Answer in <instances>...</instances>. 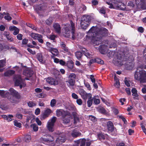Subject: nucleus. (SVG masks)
Returning a JSON list of instances; mask_svg holds the SVG:
<instances>
[{
	"label": "nucleus",
	"instance_id": "obj_40",
	"mask_svg": "<svg viewBox=\"0 0 146 146\" xmlns=\"http://www.w3.org/2000/svg\"><path fill=\"white\" fill-rule=\"evenodd\" d=\"M99 111L100 112L104 114H107L108 113L105 109L103 107L101 108H100Z\"/></svg>",
	"mask_w": 146,
	"mask_h": 146
},
{
	"label": "nucleus",
	"instance_id": "obj_16",
	"mask_svg": "<svg viewBox=\"0 0 146 146\" xmlns=\"http://www.w3.org/2000/svg\"><path fill=\"white\" fill-rule=\"evenodd\" d=\"M107 126L108 130L111 131H112L114 129V126L112 122L110 121L107 122Z\"/></svg>",
	"mask_w": 146,
	"mask_h": 146
},
{
	"label": "nucleus",
	"instance_id": "obj_33",
	"mask_svg": "<svg viewBox=\"0 0 146 146\" xmlns=\"http://www.w3.org/2000/svg\"><path fill=\"white\" fill-rule=\"evenodd\" d=\"M70 118L68 116H66L63 118V121L64 123H69L70 122Z\"/></svg>",
	"mask_w": 146,
	"mask_h": 146
},
{
	"label": "nucleus",
	"instance_id": "obj_1",
	"mask_svg": "<svg viewBox=\"0 0 146 146\" xmlns=\"http://www.w3.org/2000/svg\"><path fill=\"white\" fill-rule=\"evenodd\" d=\"M107 31L108 30L106 29H100L97 27H93L89 31L88 33H91V36L94 37L96 41L94 43L98 45L101 42L102 36H104L105 34L107 33Z\"/></svg>",
	"mask_w": 146,
	"mask_h": 146
},
{
	"label": "nucleus",
	"instance_id": "obj_39",
	"mask_svg": "<svg viewBox=\"0 0 146 146\" xmlns=\"http://www.w3.org/2000/svg\"><path fill=\"white\" fill-rule=\"evenodd\" d=\"M75 54L76 57L78 59H80L82 56V53L79 51H77L75 53Z\"/></svg>",
	"mask_w": 146,
	"mask_h": 146
},
{
	"label": "nucleus",
	"instance_id": "obj_48",
	"mask_svg": "<svg viewBox=\"0 0 146 146\" xmlns=\"http://www.w3.org/2000/svg\"><path fill=\"white\" fill-rule=\"evenodd\" d=\"M27 26L31 28L32 29L36 30V29L35 26L29 23H28L27 24Z\"/></svg>",
	"mask_w": 146,
	"mask_h": 146
},
{
	"label": "nucleus",
	"instance_id": "obj_43",
	"mask_svg": "<svg viewBox=\"0 0 146 146\" xmlns=\"http://www.w3.org/2000/svg\"><path fill=\"white\" fill-rule=\"evenodd\" d=\"M95 62L100 64H103L104 63V62L103 60L99 58L96 59Z\"/></svg>",
	"mask_w": 146,
	"mask_h": 146
},
{
	"label": "nucleus",
	"instance_id": "obj_64",
	"mask_svg": "<svg viewBox=\"0 0 146 146\" xmlns=\"http://www.w3.org/2000/svg\"><path fill=\"white\" fill-rule=\"evenodd\" d=\"M23 35L21 34H19L17 36V38L19 40H21L22 39Z\"/></svg>",
	"mask_w": 146,
	"mask_h": 146
},
{
	"label": "nucleus",
	"instance_id": "obj_59",
	"mask_svg": "<svg viewBox=\"0 0 146 146\" xmlns=\"http://www.w3.org/2000/svg\"><path fill=\"white\" fill-rule=\"evenodd\" d=\"M28 51L31 53L33 54H35V51L32 50L29 48H28L27 49Z\"/></svg>",
	"mask_w": 146,
	"mask_h": 146
},
{
	"label": "nucleus",
	"instance_id": "obj_24",
	"mask_svg": "<svg viewBox=\"0 0 146 146\" xmlns=\"http://www.w3.org/2000/svg\"><path fill=\"white\" fill-rule=\"evenodd\" d=\"M15 73V71L13 70H9L6 72L4 74V76H8L12 75L14 74Z\"/></svg>",
	"mask_w": 146,
	"mask_h": 146
},
{
	"label": "nucleus",
	"instance_id": "obj_36",
	"mask_svg": "<svg viewBox=\"0 0 146 146\" xmlns=\"http://www.w3.org/2000/svg\"><path fill=\"white\" fill-rule=\"evenodd\" d=\"M96 97V96H94L92 98V100L95 104L97 105L100 103V100L99 99L97 98Z\"/></svg>",
	"mask_w": 146,
	"mask_h": 146
},
{
	"label": "nucleus",
	"instance_id": "obj_26",
	"mask_svg": "<svg viewBox=\"0 0 146 146\" xmlns=\"http://www.w3.org/2000/svg\"><path fill=\"white\" fill-rule=\"evenodd\" d=\"M49 51L52 54L54 55H57L58 54V50L55 48H51L49 50Z\"/></svg>",
	"mask_w": 146,
	"mask_h": 146
},
{
	"label": "nucleus",
	"instance_id": "obj_3",
	"mask_svg": "<svg viewBox=\"0 0 146 146\" xmlns=\"http://www.w3.org/2000/svg\"><path fill=\"white\" fill-rule=\"evenodd\" d=\"M71 26L68 24H66L65 25L64 27L65 32L64 35V36L67 37H69L70 34V30H72L71 33H72V37L73 39H74L76 37L75 35L74 34L75 31V27L74 24L72 21H70Z\"/></svg>",
	"mask_w": 146,
	"mask_h": 146
},
{
	"label": "nucleus",
	"instance_id": "obj_49",
	"mask_svg": "<svg viewBox=\"0 0 146 146\" xmlns=\"http://www.w3.org/2000/svg\"><path fill=\"white\" fill-rule=\"evenodd\" d=\"M56 104V100L55 99L52 100L50 102V105L51 107H54Z\"/></svg>",
	"mask_w": 146,
	"mask_h": 146
},
{
	"label": "nucleus",
	"instance_id": "obj_52",
	"mask_svg": "<svg viewBox=\"0 0 146 146\" xmlns=\"http://www.w3.org/2000/svg\"><path fill=\"white\" fill-rule=\"evenodd\" d=\"M4 18L5 19L9 21L11 20V17L9 13H7V15L4 17Z\"/></svg>",
	"mask_w": 146,
	"mask_h": 146
},
{
	"label": "nucleus",
	"instance_id": "obj_60",
	"mask_svg": "<svg viewBox=\"0 0 146 146\" xmlns=\"http://www.w3.org/2000/svg\"><path fill=\"white\" fill-rule=\"evenodd\" d=\"M86 144V139H83L82 141L80 146H85Z\"/></svg>",
	"mask_w": 146,
	"mask_h": 146
},
{
	"label": "nucleus",
	"instance_id": "obj_30",
	"mask_svg": "<svg viewBox=\"0 0 146 146\" xmlns=\"http://www.w3.org/2000/svg\"><path fill=\"white\" fill-rule=\"evenodd\" d=\"M73 115L74 118V123H75L79 121V118L78 115L76 112L73 113Z\"/></svg>",
	"mask_w": 146,
	"mask_h": 146
},
{
	"label": "nucleus",
	"instance_id": "obj_18",
	"mask_svg": "<svg viewBox=\"0 0 146 146\" xmlns=\"http://www.w3.org/2000/svg\"><path fill=\"white\" fill-rule=\"evenodd\" d=\"M52 112L51 110L49 109H47L44 111L42 115V117L44 119L48 117L49 115Z\"/></svg>",
	"mask_w": 146,
	"mask_h": 146
},
{
	"label": "nucleus",
	"instance_id": "obj_29",
	"mask_svg": "<svg viewBox=\"0 0 146 146\" xmlns=\"http://www.w3.org/2000/svg\"><path fill=\"white\" fill-rule=\"evenodd\" d=\"M131 92L132 93V95L135 97H137L138 95L137 93V91L136 89L134 88H133L131 90Z\"/></svg>",
	"mask_w": 146,
	"mask_h": 146
},
{
	"label": "nucleus",
	"instance_id": "obj_20",
	"mask_svg": "<svg viewBox=\"0 0 146 146\" xmlns=\"http://www.w3.org/2000/svg\"><path fill=\"white\" fill-rule=\"evenodd\" d=\"M71 135L73 137L75 138L80 136L81 135V134L80 133L78 132L76 130H74L72 132Z\"/></svg>",
	"mask_w": 146,
	"mask_h": 146
},
{
	"label": "nucleus",
	"instance_id": "obj_47",
	"mask_svg": "<svg viewBox=\"0 0 146 146\" xmlns=\"http://www.w3.org/2000/svg\"><path fill=\"white\" fill-rule=\"evenodd\" d=\"M52 18H50L49 19H47L46 21V24L48 25H50L52 22Z\"/></svg>",
	"mask_w": 146,
	"mask_h": 146
},
{
	"label": "nucleus",
	"instance_id": "obj_41",
	"mask_svg": "<svg viewBox=\"0 0 146 146\" xmlns=\"http://www.w3.org/2000/svg\"><path fill=\"white\" fill-rule=\"evenodd\" d=\"M88 100L87 101L88 106V107H90L92 105V99H91V98H88Z\"/></svg>",
	"mask_w": 146,
	"mask_h": 146
},
{
	"label": "nucleus",
	"instance_id": "obj_17",
	"mask_svg": "<svg viewBox=\"0 0 146 146\" xmlns=\"http://www.w3.org/2000/svg\"><path fill=\"white\" fill-rule=\"evenodd\" d=\"M33 74V72L28 69L24 70L23 72V74L27 77H31Z\"/></svg>",
	"mask_w": 146,
	"mask_h": 146
},
{
	"label": "nucleus",
	"instance_id": "obj_31",
	"mask_svg": "<svg viewBox=\"0 0 146 146\" xmlns=\"http://www.w3.org/2000/svg\"><path fill=\"white\" fill-rule=\"evenodd\" d=\"M116 75L114 76V80L115 81V86L117 88H119L120 86V83L119 80L116 78Z\"/></svg>",
	"mask_w": 146,
	"mask_h": 146
},
{
	"label": "nucleus",
	"instance_id": "obj_23",
	"mask_svg": "<svg viewBox=\"0 0 146 146\" xmlns=\"http://www.w3.org/2000/svg\"><path fill=\"white\" fill-rule=\"evenodd\" d=\"M82 51L84 55L88 58L91 57L92 56V55L89 53L88 50L85 48L82 49Z\"/></svg>",
	"mask_w": 146,
	"mask_h": 146
},
{
	"label": "nucleus",
	"instance_id": "obj_57",
	"mask_svg": "<svg viewBox=\"0 0 146 146\" xmlns=\"http://www.w3.org/2000/svg\"><path fill=\"white\" fill-rule=\"evenodd\" d=\"M76 102L79 105H81L82 104V100L80 99H77L76 100Z\"/></svg>",
	"mask_w": 146,
	"mask_h": 146
},
{
	"label": "nucleus",
	"instance_id": "obj_58",
	"mask_svg": "<svg viewBox=\"0 0 146 146\" xmlns=\"http://www.w3.org/2000/svg\"><path fill=\"white\" fill-rule=\"evenodd\" d=\"M128 6H130L132 8H133L134 7L135 5L133 2L129 1L128 3Z\"/></svg>",
	"mask_w": 146,
	"mask_h": 146
},
{
	"label": "nucleus",
	"instance_id": "obj_35",
	"mask_svg": "<svg viewBox=\"0 0 146 146\" xmlns=\"http://www.w3.org/2000/svg\"><path fill=\"white\" fill-rule=\"evenodd\" d=\"M99 11L101 14H105L106 13V8L104 7H102L100 8Z\"/></svg>",
	"mask_w": 146,
	"mask_h": 146
},
{
	"label": "nucleus",
	"instance_id": "obj_4",
	"mask_svg": "<svg viewBox=\"0 0 146 146\" xmlns=\"http://www.w3.org/2000/svg\"><path fill=\"white\" fill-rule=\"evenodd\" d=\"M10 92L8 99L12 103H16L17 102L16 99H19L21 98V96L18 92L13 88L9 89Z\"/></svg>",
	"mask_w": 146,
	"mask_h": 146
},
{
	"label": "nucleus",
	"instance_id": "obj_6",
	"mask_svg": "<svg viewBox=\"0 0 146 146\" xmlns=\"http://www.w3.org/2000/svg\"><path fill=\"white\" fill-rule=\"evenodd\" d=\"M56 119V117H53L48 122L46 127L49 131L52 132L54 131V125Z\"/></svg>",
	"mask_w": 146,
	"mask_h": 146
},
{
	"label": "nucleus",
	"instance_id": "obj_53",
	"mask_svg": "<svg viewBox=\"0 0 146 146\" xmlns=\"http://www.w3.org/2000/svg\"><path fill=\"white\" fill-rule=\"evenodd\" d=\"M28 106L29 107H32L35 106V104L31 102H29L28 104Z\"/></svg>",
	"mask_w": 146,
	"mask_h": 146
},
{
	"label": "nucleus",
	"instance_id": "obj_54",
	"mask_svg": "<svg viewBox=\"0 0 146 146\" xmlns=\"http://www.w3.org/2000/svg\"><path fill=\"white\" fill-rule=\"evenodd\" d=\"M141 125L142 127V129L143 130V132L146 135V129L145 128V126L143 125V124L142 123H141Z\"/></svg>",
	"mask_w": 146,
	"mask_h": 146
},
{
	"label": "nucleus",
	"instance_id": "obj_28",
	"mask_svg": "<svg viewBox=\"0 0 146 146\" xmlns=\"http://www.w3.org/2000/svg\"><path fill=\"white\" fill-rule=\"evenodd\" d=\"M117 9L121 10H124L126 9L125 5L124 3L120 2V4H119Z\"/></svg>",
	"mask_w": 146,
	"mask_h": 146
},
{
	"label": "nucleus",
	"instance_id": "obj_32",
	"mask_svg": "<svg viewBox=\"0 0 146 146\" xmlns=\"http://www.w3.org/2000/svg\"><path fill=\"white\" fill-rule=\"evenodd\" d=\"M67 65L69 69H72L73 67V62L71 60L68 61L67 63Z\"/></svg>",
	"mask_w": 146,
	"mask_h": 146
},
{
	"label": "nucleus",
	"instance_id": "obj_62",
	"mask_svg": "<svg viewBox=\"0 0 146 146\" xmlns=\"http://www.w3.org/2000/svg\"><path fill=\"white\" fill-rule=\"evenodd\" d=\"M119 117L122 119L125 123H127V121L125 119L123 116H120Z\"/></svg>",
	"mask_w": 146,
	"mask_h": 146
},
{
	"label": "nucleus",
	"instance_id": "obj_51",
	"mask_svg": "<svg viewBox=\"0 0 146 146\" xmlns=\"http://www.w3.org/2000/svg\"><path fill=\"white\" fill-rule=\"evenodd\" d=\"M89 118L94 122H95L97 120L96 118L95 117L92 115H90L89 116Z\"/></svg>",
	"mask_w": 146,
	"mask_h": 146
},
{
	"label": "nucleus",
	"instance_id": "obj_5",
	"mask_svg": "<svg viewBox=\"0 0 146 146\" xmlns=\"http://www.w3.org/2000/svg\"><path fill=\"white\" fill-rule=\"evenodd\" d=\"M91 19V17L89 15H85L81 18L80 25L82 28L86 29L89 25Z\"/></svg>",
	"mask_w": 146,
	"mask_h": 146
},
{
	"label": "nucleus",
	"instance_id": "obj_37",
	"mask_svg": "<svg viewBox=\"0 0 146 146\" xmlns=\"http://www.w3.org/2000/svg\"><path fill=\"white\" fill-rule=\"evenodd\" d=\"M24 140L26 142H29L31 139V137L29 135H25L24 138Z\"/></svg>",
	"mask_w": 146,
	"mask_h": 146
},
{
	"label": "nucleus",
	"instance_id": "obj_44",
	"mask_svg": "<svg viewBox=\"0 0 146 146\" xmlns=\"http://www.w3.org/2000/svg\"><path fill=\"white\" fill-rule=\"evenodd\" d=\"M5 63V60H0V68L4 66Z\"/></svg>",
	"mask_w": 146,
	"mask_h": 146
},
{
	"label": "nucleus",
	"instance_id": "obj_42",
	"mask_svg": "<svg viewBox=\"0 0 146 146\" xmlns=\"http://www.w3.org/2000/svg\"><path fill=\"white\" fill-rule=\"evenodd\" d=\"M48 136L49 137L50 136L51 137V138L48 139V138H44L43 140L45 141H46L47 142H50L53 141L54 139L53 137H51L50 135H48Z\"/></svg>",
	"mask_w": 146,
	"mask_h": 146
},
{
	"label": "nucleus",
	"instance_id": "obj_14",
	"mask_svg": "<svg viewBox=\"0 0 146 146\" xmlns=\"http://www.w3.org/2000/svg\"><path fill=\"white\" fill-rule=\"evenodd\" d=\"M9 95V93L8 92L4 90H0V95L2 97H7L8 99Z\"/></svg>",
	"mask_w": 146,
	"mask_h": 146
},
{
	"label": "nucleus",
	"instance_id": "obj_7",
	"mask_svg": "<svg viewBox=\"0 0 146 146\" xmlns=\"http://www.w3.org/2000/svg\"><path fill=\"white\" fill-rule=\"evenodd\" d=\"M76 75L74 73L70 74L68 76V80L67 81V84L69 86H73L75 83Z\"/></svg>",
	"mask_w": 146,
	"mask_h": 146
},
{
	"label": "nucleus",
	"instance_id": "obj_63",
	"mask_svg": "<svg viewBox=\"0 0 146 146\" xmlns=\"http://www.w3.org/2000/svg\"><path fill=\"white\" fill-rule=\"evenodd\" d=\"M40 112V109L39 108H37L35 111V113L36 115L39 114Z\"/></svg>",
	"mask_w": 146,
	"mask_h": 146
},
{
	"label": "nucleus",
	"instance_id": "obj_46",
	"mask_svg": "<svg viewBox=\"0 0 146 146\" xmlns=\"http://www.w3.org/2000/svg\"><path fill=\"white\" fill-rule=\"evenodd\" d=\"M14 124L15 126L19 127H20L21 126V123L18 122L17 121H14Z\"/></svg>",
	"mask_w": 146,
	"mask_h": 146
},
{
	"label": "nucleus",
	"instance_id": "obj_27",
	"mask_svg": "<svg viewBox=\"0 0 146 146\" xmlns=\"http://www.w3.org/2000/svg\"><path fill=\"white\" fill-rule=\"evenodd\" d=\"M60 45L62 48L65 52H67L68 51V48L66 46L65 44L63 42H61Z\"/></svg>",
	"mask_w": 146,
	"mask_h": 146
},
{
	"label": "nucleus",
	"instance_id": "obj_45",
	"mask_svg": "<svg viewBox=\"0 0 146 146\" xmlns=\"http://www.w3.org/2000/svg\"><path fill=\"white\" fill-rule=\"evenodd\" d=\"M13 117V116L11 115H9L7 116L6 120L8 121H10L12 120V118Z\"/></svg>",
	"mask_w": 146,
	"mask_h": 146
},
{
	"label": "nucleus",
	"instance_id": "obj_8",
	"mask_svg": "<svg viewBox=\"0 0 146 146\" xmlns=\"http://www.w3.org/2000/svg\"><path fill=\"white\" fill-rule=\"evenodd\" d=\"M14 80L15 81V86H19L20 88H22L23 86L22 84L23 82L20 75H18L15 76L14 78Z\"/></svg>",
	"mask_w": 146,
	"mask_h": 146
},
{
	"label": "nucleus",
	"instance_id": "obj_13",
	"mask_svg": "<svg viewBox=\"0 0 146 146\" xmlns=\"http://www.w3.org/2000/svg\"><path fill=\"white\" fill-rule=\"evenodd\" d=\"M107 48V46L105 45H100L99 46L100 51L102 54H104Z\"/></svg>",
	"mask_w": 146,
	"mask_h": 146
},
{
	"label": "nucleus",
	"instance_id": "obj_15",
	"mask_svg": "<svg viewBox=\"0 0 146 146\" xmlns=\"http://www.w3.org/2000/svg\"><path fill=\"white\" fill-rule=\"evenodd\" d=\"M9 29L11 31H14L13 33V34L14 35H16L19 33V29L15 26H10L9 27Z\"/></svg>",
	"mask_w": 146,
	"mask_h": 146
},
{
	"label": "nucleus",
	"instance_id": "obj_25",
	"mask_svg": "<svg viewBox=\"0 0 146 146\" xmlns=\"http://www.w3.org/2000/svg\"><path fill=\"white\" fill-rule=\"evenodd\" d=\"M30 36L34 39H37L38 38L41 37V35L34 33H32L30 34Z\"/></svg>",
	"mask_w": 146,
	"mask_h": 146
},
{
	"label": "nucleus",
	"instance_id": "obj_55",
	"mask_svg": "<svg viewBox=\"0 0 146 146\" xmlns=\"http://www.w3.org/2000/svg\"><path fill=\"white\" fill-rule=\"evenodd\" d=\"M35 121L37 123V124L39 125H41V122L40 120H39V119L38 118H36V119Z\"/></svg>",
	"mask_w": 146,
	"mask_h": 146
},
{
	"label": "nucleus",
	"instance_id": "obj_38",
	"mask_svg": "<svg viewBox=\"0 0 146 146\" xmlns=\"http://www.w3.org/2000/svg\"><path fill=\"white\" fill-rule=\"evenodd\" d=\"M31 127L32 128L33 130L36 131L38 130V127L37 125L35 124H33L31 125Z\"/></svg>",
	"mask_w": 146,
	"mask_h": 146
},
{
	"label": "nucleus",
	"instance_id": "obj_10",
	"mask_svg": "<svg viewBox=\"0 0 146 146\" xmlns=\"http://www.w3.org/2000/svg\"><path fill=\"white\" fill-rule=\"evenodd\" d=\"M106 3L110 5L109 7L111 9H117L119 4H120V2L118 1L117 0H111V3L108 2Z\"/></svg>",
	"mask_w": 146,
	"mask_h": 146
},
{
	"label": "nucleus",
	"instance_id": "obj_34",
	"mask_svg": "<svg viewBox=\"0 0 146 146\" xmlns=\"http://www.w3.org/2000/svg\"><path fill=\"white\" fill-rule=\"evenodd\" d=\"M3 102V101H0V108L2 110H7L8 108L4 104H2Z\"/></svg>",
	"mask_w": 146,
	"mask_h": 146
},
{
	"label": "nucleus",
	"instance_id": "obj_12",
	"mask_svg": "<svg viewBox=\"0 0 146 146\" xmlns=\"http://www.w3.org/2000/svg\"><path fill=\"white\" fill-rule=\"evenodd\" d=\"M46 81L50 85H56L58 83L57 80L51 78H47Z\"/></svg>",
	"mask_w": 146,
	"mask_h": 146
},
{
	"label": "nucleus",
	"instance_id": "obj_11",
	"mask_svg": "<svg viewBox=\"0 0 146 146\" xmlns=\"http://www.w3.org/2000/svg\"><path fill=\"white\" fill-rule=\"evenodd\" d=\"M135 3L138 8L142 9L145 8L143 0H135Z\"/></svg>",
	"mask_w": 146,
	"mask_h": 146
},
{
	"label": "nucleus",
	"instance_id": "obj_61",
	"mask_svg": "<svg viewBox=\"0 0 146 146\" xmlns=\"http://www.w3.org/2000/svg\"><path fill=\"white\" fill-rule=\"evenodd\" d=\"M92 5H98V1L97 0H92Z\"/></svg>",
	"mask_w": 146,
	"mask_h": 146
},
{
	"label": "nucleus",
	"instance_id": "obj_2",
	"mask_svg": "<svg viewBox=\"0 0 146 146\" xmlns=\"http://www.w3.org/2000/svg\"><path fill=\"white\" fill-rule=\"evenodd\" d=\"M135 79L141 83L146 82V72L141 68H138L134 75Z\"/></svg>",
	"mask_w": 146,
	"mask_h": 146
},
{
	"label": "nucleus",
	"instance_id": "obj_56",
	"mask_svg": "<svg viewBox=\"0 0 146 146\" xmlns=\"http://www.w3.org/2000/svg\"><path fill=\"white\" fill-rule=\"evenodd\" d=\"M72 96L73 98L77 99L78 98V95L75 93H72Z\"/></svg>",
	"mask_w": 146,
	"mask_h": 146
},
{
	"label": "nucleus",
	"instance_id": "obj_50",
	"mask_svg": "<svg viewBox=\"0 0 146 146\" xmlns=\"http://www.w3.org/2000/svg\"><path fill=\"white\" fill-rule=\"evenodd\" d=\"M56 113L57 116H60L62 114V110H57L56 111Z\"/></svg>",
	"mask_w": 146,
	"mask_h": 146
},
{
	"label": "nucleus",
	"instance_id": "obj_19",
	"mask_svg": "<svg viewBox=\"0 0 146 146\" xmlns=\"http://www.w3.org/2000/svg\"><path fill=\"white\" fill-rule=\"evenodd\" d=\"M37 58L39 62L42 63H44L45 62V60L44 57L40 53H39L37 55Z\"/></svg>",
	"mask_w": 146,
	"mask_h": 146
},
{
	"label": "nucleus",
	"instance_id": "obj_22",
	"mask_svg": "<svg viewBox=\"0 0 146 146\" xmlns=\"http://www.w3.org/2000/svg\"><path fill=\"white\" fill-rule=\"evenodd\" d=\"M53 27L56 32L58 33H60V27L59 24L58 23H55Z\"/></svg>",
	"mask_w": 146,
	"mask_h": 146
},
{
	"label": "nucleus",
	"instance_id": "obj_21",
	"mask_svg": "<svg viewBox=\"0 0 146 146\" xmlns=\"http://www.w3.org/2000/svg\"><path fill=\"white\" fill-rule=\"evenodd\" d=\"M66 138L64 137L59 136L56 140V142L57 143H60L64 142Z\"/></svg>",
	"mask_w": 146,
	"mask_h": 146
},
{
	"label": "nucleus",
	"instance_id": "obj_9",
	"mask_svg": "<svg viewBox=\"0 0 146 146\" xmlns=\"http://www.w3.org/2000/svg\"><path fill=\"white\" fill-rule=\"evenodd\" d=\"M79 93L82 98L84 100H86L88 98H91L92 95L90 93H87L83 89H81L79 91Z\"/></svg>",
	"mask_w": 146,
	"mask_h": 146
}]
</instances>
